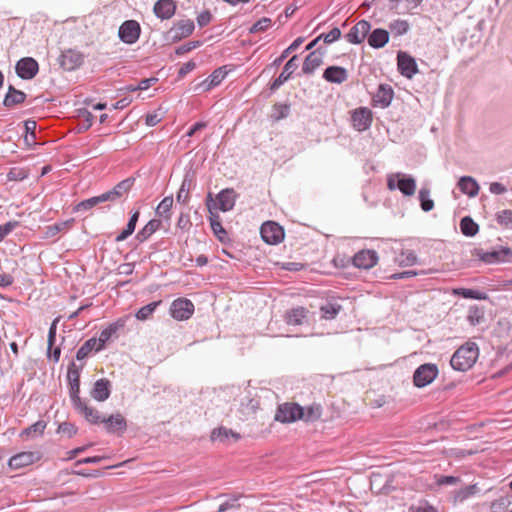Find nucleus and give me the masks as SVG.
I'll return each mask as SVG.
<instances>
[{
  "label": "nucleus",
  "instance_id": "nucleus-1",
  "mask_svg": "<svg viewBox=\"0 0 512 512\" xmlns=\"http://www.w3.org/2000/svg\"><path fill=\"white\" fill-rule=\"evenodd\" d=\"M479 357V348L475 342L468 341L460 346L452 355L450 364L454 370L467 371L471 369Z\"/></svg>",
  "mask_w": 512,
  "mask_h": 512
},
{
  "label": "nucleus",
  "instance_id": "nucleus-2",
  "mask_svg": "<svg viewBox=\"0 0 512 512\" xmlns=\"http://www.w3.org/2000/svg\"><path fill=\"white\" fill-rule=\"evenodd\" d=\"M471 255L484 263L492 264L510 261L512 259V250L508 247H500L499 249L485 252L481 248H474Z\"/></svg>",
  "mask_w": 512,
  "mask_h": 512
},
{
  "label": "nucleus",
  "instance_id": "nucleus-3",
  "mask_svg": "<svg viewBox=\"0 0 512 512\" xmlns=\"http://www.w3.org/2000/svg\"><path fill=\"white\" fill-rule=\"evenodd\" d=\"M438 374L439 370L436 364H422L413 374V384L417 388H424L431 384L437 378Z\"/></svg>",
  "mask_w": 512,
  "mask_h": 512
},
{
  "label": "nucleus",
  "instance_id": "nucleus-4",
  "mask_svg": "<svg viewBox=\"0 0 512 512\" xmlns=\"http://www.w3.org/2000/svg\"><path fill=\"white\" fill-rule=\"evenodd\" d=\"M260 234L263 241L270 245L279 244L285 236L283 227L273 221L263 223L260 228Z\"/></svg>",
  "mask_w": 512,
  "mask_h": 512
},
{
  "label": "nucleus",
  "instance_id": "nucleus-5",
  "mask_svg": "<svg viewBox=\"0 0 512 512\" xmlns=\"http://www.w3.org/2000/svg\"><path fill=\"white\" fill-rule=\"evenodd\" d=\"M41 459V453L38 451H22L13 455L8 460V467L11 470H20L33 465Z\"/></svg>",
  "mask_w": 512,
  "mask_h": 512
},
{
  "label": "nucleus",
  "instance_id": "nucleus-6",
  "mask_svg": "<svg viewBox=\"0 0 512 512\" xmlns=\"http://www.w3.org/2000/svg\"><path fill=\"white\" fill-rule=\"evenodd\" d=\"M169 311L175 320H188L194 313V304L189 299L178 298L171 303Z\"/></svg>",
  "mask_w": 512,
  "mask_h": 512
},
{
  "label": "nucleus",
  "instance_id": "nucleus-7",
  "mask_svg": "<svg viewBox=\"0 0 512 512\" xmlns=\"http://www.w3.org/2000/svg\"><path fill=\"white\" fill-rule=\"evenodd\" d=\"M302 418V407L296 403H284L279 406L275 419L282 423H292Z\"/></svg>",
  "mask_w": 512,
  "mask_h": 512
},
{
  "label": "nucleus",
  "instance_id": "nucleus-8",
  "mask_svg": "<svg viewBox=\"0 0 512 512\" xmlns=\"http://www.w3.org/2000/svg\"><path fill=\"white\" fill-rule=\"evenodd\" d=\"M397 67L400 74L408 79H411L419 71L416 60L404 51H399L397 54Z\"/></svg>",
  "mask_w": 512,
  "mask_h": 512
},
{
  "label": "nucleus",
  "instance_id": "nucleus-9",
  "mask_svg": "<svg viewBox=\"0 0 512 512\" xmlns=\"http://www.w3.org/2000/svg\"><path fill=\"white\" fill-rule=\"evenodd\" d=\"M372 120V111L367 107L357 108L351 114L352 126L359 132L369 129L372 124Z\"/></svg>",
  "mask_w": 512,
  "mask_h": 512
},
{
  "label": "nucleus",
  "instance_id": "nucleus-10",
  "mask_svg": "<svg viewBox=\"0 0 512 512\" xmlns=\"http://www.w3.org/2000/svg\"><path fill=\"white\" fill-rule=\"evenodd\" d=\"M69 393L72 403H80V367L72 362L67 371Z\"/></svg>",
  "mask_w": 512,
  "mask_h": 512
},
{
  "label": "nucleus",
  "instance_id": "nucleus-11",
  "mask_svg": "<svg viewBox=\"0 0 512 512\" xmlns=\"http://www.w3.org/2000/svg\"><path fill=\"white\" fill-rule=\"evenodd\" d=\"M101 423L104 424L106 431L111 434L122 435L127 430V421L121 413L103 417Z\"/></svg>",
  "mask_w": 512,
  "mask_h": 512
},
{
  "label": "nucleus",
  "instance_id": "nucleus-12",
  "mask_svg": "<svg viewBox=\"0 0 512 512\" xmlns=\"http://www.w3.org/2000/svg\"><path fill=\"white\" fill-rule=\"evenodd\" d=\"M39 70L37 61L31 57L20 59L16 64V73L22 79H32L36 76Z\"/></svg>",
  "mask_w": 512,
  "mask_h": 512
},
{
  "label": "nucleus",
  "instance_id": "nucleus-13",
  "mask_svg": "<svg viewBox=\"0 0 512 512\" xmlns=\"http://www.w3.org/2000/svg\"><path fill=\"white\" fill-rule=\"evenodd\" d=\"M140 36V26L138 22L134 20L125 21L119 28L120 39L127 43H135Z\"/></svg>",
  "mask_w": 512,
  "mask_h": 512
},
{
  "label": "nucleus",
  "instance_id": "nucleus-14",
  "mask_svg": "<svg viewBox=\"0 0 512 512\" xmlns=\"http://www.w3.org/2000/svg\"><path fill=\"white\" fill-rule=\"evenodd\" d=\"M83 63V56L76 50H66L59 57L60 66L66 71H72Z\"/></svg>",
  "mask_w": 512,
  "mask_h": 512
},
{
  "label": "nucleus",
  "instance_id": "nucleus-15",
  "mask_svg": "<svg viewBox=\"0 0 512 512\" xmlns=\"http://www.w3.org/2000/svg\"><path fill=\"white\" fill-rule=\"evenodd\" d=\"M378 262V255L374 250H361L353 257V264L357 268L370 269Z\"/></svg>",
  "mask_w": 512,
  "mask_h": 512
},
{
  "label": "nucleus",
  "instance_id": "nucleus-16",
  "mask_svg": "<svg viewBox=\"0 0 512 512\" xmlns=\"http://www.w3.org/2000/svg\"><path fill=\"white\" fill-rule=\"evenodd\" d=\"M370 29V23L366 20H361L351 28L346 38L350 43L360 44L367 37Z\"/></svg>",
  "mask_w": 512,
  "mask_h": 512
},
{
  "label": "nucleus",
  "instance_id": "nucleus-17",
  "mask_svg": "<svg viewBox=\"0 0 512 512\" xmlns=\"http://www.w3.org/2000/svg\"><path fill=\"white\" fill-rule=\"evenodd\" d=\"M111 387V382L108 379H98L90 391V396L98 402H103L110 397Z\"/></svg>",
  "mask_w": 512,
  "mask_h": 512
},
{
  "label": "nucleus",
  "instance_id": "nucleus-18",
  "mask_svg": "<svg viewBox=\"0 0 512 512\" xmlns=\"http://www.w3.org/2000/svg\"><path fill=\"white\" fill-rule=\"evenodd\" d=\"M298 57L295 55L292 58L288 60V62L285 64L283 71L281 74L276 78L273 83L271 84V90L278 89L281 85H283L286 81L289 80L291 75L296 71L298 68Z\"/></svg>",
  "mask_w": 512,
  "mask_h": 512
},
{
  "label": "nucleus",
  "instance_id": "nucleus-19",
  "mask_svg": "<svg viewBox=\"0 0 512 512\" xmlns=\"http://www.w3.org/2000/svg\"><path fill=\"white\" fill-rule=\"evenodd\" d=\"M128 316L121 317L117 319L115 322L109 324L105 329H103L99 335V341L105 347V344L117 334L118 331L124 329L126 326Z\"/></svg>",
  "mask_w": 512,
  "mask_h": 512
},
{
  "label": "nucleus",
  "instance_id": "nucleus-20",
  "mask_svg": "<svg viewBox=\"0 0 512 512\" xmlns=\"http://www.w3.org/2000/svg\"><path fill=\"white\" fill-rule=\"evenodd\" d=\"M155 15L162 19H170L176 11V3L174 0H158L153 8Z\"/></svg>",
  "mask_w": 512,
  "mask_h": 512
},
{
  "label": "nucleus",
  "instance_id": "nucleus-21",
  "mask_svg": "<svg viewBox=\"0 0 512 512\" xmlns=\"http://www.w3.org/2000/svg\"><path fill=\"white\" fill-rule=\"evenodd\" d=\"M394 96L393 89L390 85L381 84L379 85L376 93L373 97L374 105H378L382 108H385L390 105Z\"/></svg>",
  "mask_w": 512,
  "mask_h": 512
},
{
  "label": "nucleus",
  "instance_id": "nucleus-22",
  "mask_svg": "<svg viewBox=\"0 0 512 512\" xmlns=\"http://www.w3.org/2000/svg\"><path fill=\"white\" fill-rule=\"evenodd\" d=\"M73 406L76 410H78L84 418L90 422L91 424H99L103 417L100 416V413L97 409L92 406L87 405V403L80 398V403H73Z\"/></svg>",
  "mask_w": 512,
  "mask_h": 512
},
{
  "label": "nucleus",
  "instance_id": "nucleus-23",
  "mask_svg": "<svg viewBox=\"0 0 512 512\" xmlns=\"http://www.w3.org/2000/svg\"><path fill=\"white\" fill-rule=\"evenodd\" d=\"M323 78L331 83L341 84L348 78L347 70L340 66H330L323 73Z\"/></svg>",
  "mask_w": 512,
  "mask_h": 512
},
{
  "label": "nucleus",
  "instance_id": "nucleus-24",
  "mask_svg": "<svg viewBox=\"0 0 512 512\" xmlns=\"http://www.w3.org/2000/svg\"><path fill=\"white\" fill-rule=\"evenodd\" d=\"M133 185V180L127 178L121 182H119L112 190L103 193L106 201H115L116 199L122 197L131 189Z\"/></svg>",
  "mask_w": 512,
  "mask_h": 512
},
{
  "label": "nucleus",
  "instance_id": "nucleus-25",
  "mask_svg": "<svg viewBox=\"0 0 512 512\" xmlns=\"http://www.w3.org/2000/svg\"><path fill=\"white\" fill-rule=\"evenodd\" d=\"M236 201V193L233 189L222 190L217 195L218 209L226 212L233 209Z\"/></svg>",
  "mask_w": 512,
  "mask_h": 512
},
{
  "label": "nucleus",
  "instance_id": "nucleus-26",
  "mask_svg": "<svg viewBox=\"0 0 512 512\" xmlns=\"http://www.w3.org/2000/svg\"><path fill=\"white\" fill-rule=\"evenodd\" d=\"M104 348L102 343L97 338H90L85 341L82 346L77 350L76 358L83 360L89 356L92 351H100Z\"/></svg>",
  "mask_w": 512,
  "mask_h": 512
},
{
  "label": "nucleus",
  "instance_id": "nucleus-27",
  "mask_svg": "<svg viewBox=\"0 0 512 512\" xmlns=\"http://www.w3.org/2000/svg\"><path fill=\"white\" fill-rule=\"evenodd\" d=\"M194 23L192 20H180L178 21L171 31L174 33L173 37L176 39H182L190 36L194 31Z\"/></svg>",
  "mask_w": 512,
  "mask_h": 512
},
{
  "label": "nucleus",
  "instance_id": "nucleus-28",
  "mask_svg": "<svg viewBox=\"0 0 512 512\" xmlns=\"http://www.w3.org/2000/svg\"><path fill=\"white\" fill-rule=\"evenodd\" d=\"M389 41V33L385 29H375L368 36V44L373 48H382Z\"/></svg>",
  "mask_w": 512,
  "mask_h": 512
},
{
  "label": "nucleus",
  "instance_id": "nucleus-29",
  "mask_svg": "<svg viewBox=\"0 0 512 512\" xmlns=\"http://www.w3.org/2000/svg\"><path fill=\"white\" fill-rule=\"evenodd\" d=\"M211 439L213 441H220L223 443L229 442L230 439H232L233 442H236L240 439V435L226 427H219L212 431Z\"/></svg>",
  "mask_w": 512,
  "mask_h": 512
},
{
  "label": "nucleus",
  "instance_id": "nucleus-30",
  "mask_svg": "<svg viewBox=\"0 0 512 512\" xmlns=\"http://www.w3.org/2000/svg\"><path fill=\"white\" fill-rule=\"evenodd\" d=\"M323 62V54L319 51L311 52L304 60L303 73L311 74L317 69Z\"/></svg>",
  "mask_w": 512,
  "mask_h": 512
},
{
  "label": "nucleus",
  "instance_id": "nucleus-31",
  "mask_svg": "<svg viewBox=\"0 0 512 512\" xmlns=\"http://www.w3.org/2000/svg\"><path fill=\"white\" fill-rule=\"evenodd\" d=\"M458 187L464 194H467L470 197L476 196L479 191V186L477 182L472 177L469 176H464L460 178L458 182Z\"/></svg>",
  "mask_w": 512,
  "mask_h": 512
},
{
  "label": "nucleus",
  "instance_id": "nucleus-32",
  "mask_svg": "<svg viewBox=\"0 0 512 512\" xmlns=\"http://www.w3.org/2000/svg\"><path fill=\"white\" fill-rule=\"evenodd\" d=\"M161 227V221L158 219L150 220L136 235V239L140 242L146 241Z\"/></svg>",
  "mask_w": 512,
  "mask_h": 512
},
{
  "label": "nucleus",
  "instance_id": "nucleus-33",
  "mask_svg": "<svg viewBox=\"0 0 512 512\" xmlns=\"http://www.w3.org/2000/svg\"><path fill=\"white\" fill-rule=\"evenodd\" d=\"M398 177L397 188L406 196H412L416 190V182L412 177H400L401 174L396 175Z\"/></svg>",
  "mask_w": 512,
  "mask_h": 512
},
{
  "label": "nucleus",
  "instance_id": "nucleus-34",
  "mask_svg": "<svg viewBox=\"0 0 512 512\" xmlns=\"http://www.w3.org/2000/svg\"><path fill=\"white\" fill-rule=\"evenodd\" d=\"M479 492V487L477 484H472L466 487H463L454 492L453 500L454 503H462L468 498L476 495Z\"/></svg>",
  "mask_w": 512,
  "mask_h": 512
},
{
  "label": "nucleus",
  "instance_id": "nucleus-35",
  "mask_svg": "<svg viewBox=\"0 0 512 512\" xmlns=\"http://www.w3.org/2000/svg\"><path fill=\"white\" fill-rule=\"evenodd\" d=\"M25 99L26 94L24 92L16 90L13 87H10L4 99V105L6 107H13L15 105L23 103Z\"/></svg>",
  "mask_w": 512,
  "mask_h": 512
},
{
  "label": "nucleus",
  "instance_id": "nucleus-36",
  "mask_svg": "<svg viewBox=\"0 0 512 512\" xmlns=\"http://www.w3.org/2000/svg\"><path fill=\"white\" fill-rule=\"evenodd\" d=\"M227 75V71L225 67L218 68L213 71V73L204 80L203 85H205V90H209L212 87L219 85Z\"/></svg>",
  "mask_w": 512,
  "mask_h": 512
},
{
  "label": "nucleus",
  "instance_id": "nucleus-37",
  "mask_svg": "<svg viewBox=\"0 0 512 512\" xmlns=\"http://www.w3.org/2000/svg\"><path fill=\"white\" fill-rule=\"evenodd\" d=\"M74 223V219H70L67 221H63L60 223H55L53 225H49L45 228V238H51L56 236L59 232L65 231L71 228Z\"/></svg>",
  "mask_w": 512,
  "mask_h": 512
},
{
  "label": "nucleus",
  "instance_id": "nucleus-38",
  "mask_svg": "<svg viewBox=\"0 0 512 512\" xmlns=\"http://www.w3.org/2000/svg\"><path fill=\"white\" fill-rule=\"evenodd\" d=\"M173 205V197L167 196L165 197L157 206L156 214L159 217L164 218L165 220H170L171 218V208Z\"/></svg>",
  "mask_w": 512,
  "mask_h": 512
},
{
  "label": "nucleus",
  "instance_id": "nucleus-39",
  "mask_svg": "<svg viewBox=\"0 0 512 512\" xmlns=\"http://www.w3.org/2000/svg\"><path fill=\"white\" fill-rule=\"evenodd\" d=\"M322 415V408L320 405H311L304 409L302 407V418L301 420L307 421V422H314L320 419Z\"/></svg>",
  "mask_w": 512,
  "mask_h": 512
},
{
  "label": "nucleus",
  "instance_id": "nucleus-40",
  "mask_svg": "<svg viewBox=\"0 0 512 512\" xmlns=\"http://www.w3.org/2000/svg\"><path fill=\"white\" fill-rule=\"evenodd\" d=\"M460 229L465 236L472 237L478 233L479 226L472 218L464 217L460 222Z\"/></svg>",
  "mask_w": 512,
  "mask_h": 512
},
{
  "label": "nucleus",
  "instance_id": "nucleus-41",
  "mask_svg": "<svg viewBox=\"0 0 512 512\" xmlns=\"http://www.w3.org/2000/svg\"><path fill=\"white\" fill-rule=\"evenodd\" d=\"M105 201H106V199H105L104 195L101 194L99 196L92 197V198L81 201L74 207V211L80 212V211H84V210H89V209L93 208L94 206H96L102 202H105Z\"/></svg>",
  "mask_w": 512,
  "mask_h": 512
},
{
  "label": "nucleus",
  "instance_id": "nucleus-42",
  "mask_svg": "<svg viewBox=\"0 0 512 512\" xmlns=\"http://www.w3.org/2000/svg\"><path fill=\"white\" fill-rule=\"evenodd\" d=\"M162 303L161 300L155 301L152 303H149L143 307H141L135 314V317L140 320L144 321L149 319L152 314L154 313L155 309Z\"/></svg>",
  "mask_w": 512,
  "mask_h": 512
},
{
  "label": "nucleus",
  "instance_id": "nucleus-43",
  "mask_svg": "<svg viewBox=\"0 0 512 512\" xmlns=\"http://www.w3.org/2000/svg\"><path fill=\"white\" fill-rule=\"evenodd\" d=\"M467 320L470 325L475 326L484 321V311L478 306L470 307L467 315Z\"/></svg>",
  "mask_w": 512,
  "mask_h": 512
},
{
  "label": "nucleus",
  "instance_id": "nucleus-44",
  "mask_svg": "<svg viewBox=\"0 0 512 512\" xmlns=\"http://www.w3.org/2000/svg\"><path fill=\"white\" fill-rule=\"evenodd\" d=\"M496 220L501 227L512 229V210L504 209L497 212Z\"/></svg>",
  "mask_w": 512,
  "mask_h": 512
},
{
  "label": "nucleus",
  "instance_id": "nucleus-45",
  "mask_svg": "<svg viewBox=\"0 0 512 512\" xmlns=\"http://www.w3.org/2000/svg\"><path fill=\"white\" fill-rule=\"evenodd\" d=\"M397 262L401 266H411L417 262V256L412 250H404L398 255Z\"/></svg>",
  "mask_w": 512,
  "mask_h": 512
},
{
  "label": "nucleus",
  "instance_id": "nucleus-46",
  "mask_svg": "<svg viewBox=\"0 0 512 512\" xmlns=\"http://www.w3.org/2000/svg\"><path fill=\"white\" fill-rule=\"evenodd\" d=\"M389 29L395 36H401L409 30V24L405 20L397 19L389 24Z\"/></svg>",
  "mask_w": 512,
  "mask_h": 512
},
{
  "label": "nucleus",
  "instance_id": "nucleus-47",
  "mask_svg": "<svg viewBox=\"0 0 512 512\" xmlns=\"http://www.w3.org/2000/svg\"><path fill=\"white\" fill-rule=\"evenodd\" d=\"M46 428V423L44 421H37L28 428L24 429L21 433V436H30L34 434L42 435Z\"/></svg>",
  "mask_w": 512,
  "mask_h": 512
},
{
  "label": "nucleus",
  "instance_id": "nucleus-48",
  "mask_svg": "<svg viewBox=\"0 0 512 512\" xmlns=\"http://www.w3.org/2000/svg\"><path fill=\"white\" fill-rule=\"evenodd\" d=\"M209 211L210 213L212 214L211 218H210V224H211V228L213 230V232L215 233V235L220 239L222 240V234L225 235L226 234V231L224 230V228L222 227L220 221H219V217L217 215H214L212 213V210L211 208L209 207Z\"/></svg>",
  "mask_w": 512,
  "mask_h": 512
},
{
  "label": "nucleus",
  "instance_id": "nucleus-49",
  "mask_svg": "<svg viewBox=\"0 0 512 512\" xmlns=\"http://www.w3.org/2000/svg\"><path fill=\"white\" fill-rule=\"evenodd\" d=\"M57 431H58V433H62L64 435H66L67 437L71 438L77 434L78 428L73 423L63 422L58 426Z\"/></svg>",
  "mask_w": 512,
  "mask_h": 512
},
{
  "label": "nucleus",
  "instance_id": "nucleus-50",
  "mask_svg": "<svg viewBox=\"0 0 512 512\" xmlns=\"http://www.w3.org/2000/svg\"><path fill=\"white\" fill-rule=\"evenodd\" d=\"M452 293L454 295L462 296L464 298H470V299H483L484 297L480 296L479 293L472 289H466V288H456L452 290Z\"/></svg>",
  "mask_w": 512,
  "mask_h": 512
},
{
  "label": "nucleus",
  "instance_id": "nucleus-51",
  "mask_svg": "<svg viewBox=\"0 0 512 512\" xmlns=\"http://www.w3.org/2000/svg\"><path fill=\"white\" fill-rule=\"evenodd\" d=\"M340 305L328 303L322 306L321 311L325 319H333L340 311Z\"/></svg>",
  "mask_w": 512,
  "mask_h": 512
},
{
  "label": "nucleus",
  "instance_id": "nucleus-52",
  "mask_svg": "<svg viewBox=\"0 0 512 512\" xmlns=\"http://www.w3.org/2000/svg\"><path fill=\"white\" fill-rule=\"evenodd\" d=\"M272 25L270 18H262L258 20L250 29L251 33H257L267 30Z\"/></svg>",
  "mask_w": 512,
  "mask_h": 512
},
{
  "label": "nucleus",
  "instance_id": "nucleus-53",
  "mask_svg": "<svg viewBox=\"0 0 512 512\" xmlns=\"http://www.w3.org/2000/svg\"><path fill=\"white\" fill-rule=\"evenodd\" d=\"M189 187L190 183L187 180H184L181 184V187L177 193V201L182 203H187L189 199Z\"/></svg>",
  "mask_w": 512,
  "mask_h": 512
},
{
  "label": "nucleus",
  "instance_id": "nucleus-54",
  "mask_svg": "<svg viewBox=\"0 0 512 512\" xmlns=\"http://www.w3.org/2000/svg\"><path fill=\"white\" fill-rule=\"evenodd\" d=\"M305 317V311L303 308L292 310L288 315V321L291 324H301L302 319Z\"/></svg>",
  "mask_w": 512,
  "mask_h": 512
},
{
  "label": "nucleus",
  "instance_id": "nucleus-55",
  "mask_svg": "<svg viewBox=\"0 0 512 512\" xmlns=\"http://www.w3.org/2000/svg\"><path fill=\"white\" fill-rule=\"evenodd\" d=\"M341 36V31L339 28L335 27L332 30H330L326 34L320 35L321 38H323L325 43H333L334 41L338 40Z\"/></svg>",
  "mask_w": 512,
  "mask_h": 512
},
{
  "label": "nucleus",
  "instance_id": "nucleus-56",
  "mask_svg": "<svg viewBox=\"0 0 512 512\" xmlns=\"http://www.w3.org/2000/svg\"><path fill=\"white\" fill-rule=\"evenodd\" d=\"M436 484L442 485H455L460 482V478L454 476H435Z\"/></svg>",
  "mask_w": 512,
  "mask_h": 512
},
{
  "label": "nucleus",
  "instance_id": "nucleus-57",
  "mask_svg": "<svg viewBox=\"0 0 512 512\" xmlns=\"http://www.w3.org/2000/svg\"><path fill=\"white\" fill-rule=\"evenodd\" d=\"M136 225L128 222L126 228L116 237L117 242L124 241L127 239L135 230Z\"/></svg>",
  "mask_w": 512,
  "mask_h": 512
},
{
  "label": "nucleus",
  "instance_id": "nucleus-58",
  "mask_svg": "<svg viewBox=\"0 0 512 512\" xmlns=\"http://www.w3.org/2000/svg\"><path fill=\"white\" fill-rule=\"evenodd\" d=\"M409 512H438L437 509L429 504L424 506H411Z\"/></svg>",
  "mask_w": 512,
  "mask_h": 512
},
{
  "label": "nucleus",
  "instance_id": "nucleus-59",
  "mask_svg": "<svg viewBox=\"0 0 512 512\" xmlns=\"http://www.w3.org/2000/svg\"><path fill=\"white\" fill-rule=\"evenodd\" d=\"M15 224L8 222L5 225L0 226V242L12 231Z\"/></svg>",
  "mask_w": 512,
  "mask_h": 512
},
{
  "label": "nucleus",
  "instance_id": "nucleus-60",
  "mask_svg": "<svg viewBox=\"0 0 512 512\" xmlns=\"http://www.w3.org/2000/svg\"><path fill=\"white\" fill-rule=\"evenodd\" d=\"M161 121V117L154 113V114H148L145 117V123L147 126H155Z\"/></svg>",
  "mask_w": 512,
  "mask_h": 512
},
{
  "label": "nucleus",
  "instance_id": "nucleus-61",
  "mask_svg": "<svg viewBox=\"0 0 512 512\" xmlns=\"http://www.w3.org/2000/svg\"><path fill=\"white\" fill-rule=\"evenodd\" d=\"M61 355V348L60 347H53L51 351L47 349V356L49 359H52L54 362H58Z\"/></svg>",
  "mask_w": 512,
  "mask_h": 512
},
{
  "label": "nucleus",
  "instance_id": "nucleus-62",
  "mask_svg": "<svg viewBox=\"0 0 512 512\" xmlns=\"http://www.w3.org/2000/svg\"><path fill=\"white\" fill-rule=\"evenodd\" d=\"M210 21L211 14L209 12H203L197 17V22L201 27L206 26Z\"/></svg>",
  "mask_w": 512,
  "mask_h": 512
},
{
  "label": "nucleus",
  "instance_id": "nucleus-63",
  "mask_svg": "<svg viewBox=\"0 0 512 512\" xmlns=\"http://www.w3.org/2000/svg\"><path fill=\"white\" fill-rule=\"evenodd\" d=\"M236 501H237V498H235L232 502L227 501V502L222 503L218 508V512H225L232 508H238L239 505L236 504Z\"/></svg>",
  "mask_w": 512,
  "mask_h": 512
},
{
  "label": "nucleus",
  "instance_id": "nucleus-64",
  "mask_svg": "<svg viewBox=\"0 0 512 512\" xmlns=\"http://www.w3.org/2000/svg\"><path fill=\"white\" fill-rule=\"evenodd\" d=\"M506 191V188L499 182H493L490 185V192L493 194H502Z\"/></svg>",
  "mask_w": 512,
  "mask_h": 512
}]
</instances>
